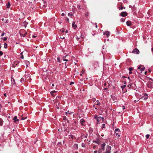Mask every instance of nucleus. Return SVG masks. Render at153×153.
I'll return each instance as SVG.
<instances>
[{"mask_svg":"<svg viewBox=\"0 0 153 153\" xmlns=\"http://www.w3.org/2000/svg\"><path fill=\"white\" fill-rule=\"evenodd\" d=\"M115 131L116 133V137L117 138L119 137L120 136V134L119 133L120 131L119 129L118 128L116 129L115 130Z\"/></svg>","mask_w":153,"mask_h":153,"instance_id":"f257e3e1","label":"nucleus"},{"mask_svg":"<svg viewBox=\"0 0 153 153\" xmlns=\"http://www.w3.org/2000/svg\"><path fill=\"white\" fill-rule=\"evenodd\" d=\"M132 52L134 54H138L140 52L137 49L135 48L133 50Z\"/></svg>","mask_w":153,"mask_h":153,"instance_id":"f03ea898","label":"nucleus"},{"mask_svg":"<svg viewBox=\"0 0 153 153\" xmlns=\"http://www.w3.org/2000/svg\"><path fill=\"white\" fill-rule=\"evenodd\" d=\"M138 69H140L141 71V73H142L143 71L144 70L145 68L143 66L141 65L138 67Z\"/></svg>","mask_w":153,"mask_h":153,"instance_id":"7ed1b4c3","label":"nucleus"},{"mask_svg":"<svg viewBox=\"0 0 153 153\" xmlns=\"http://www.w3.org/2000/svg\"><path fill=\"white\" fill-rule=\"evenodd\" d=\"M111 147L110 146H108L107 148L106 153H109L110 152Z\"/></svg>","mask_w":153,"mask_h":153,"instance_id":"20e7f679","label":"nucleus"},{"mask_svg":"<svg viewBox=\"0 0 153 153\" xmlns=\"http://www.w3.org/2000/svg\"><path fill=\"white\" fill-rule=\"evenodd\" d=\"M148 95L147 94H144V96L141 98V99H142L143 98L144 100H146L148 98Z\"/></svg>","mask_w":153,"mask_h":153,"instance_id":"39448f33","label":"nucleus"},{"mask_svg":"<svg viewBox=\"0 0 153 153\" xmlns=\"http://www.w3.org/2000/svg\"><path fill=\"white\" fill-rule=\"evenodd\" d=\"M104 120V118L103 117H100V116L98 117L97 119V121L98 122H99L100 121H102V122L103 121V120Z\"/></svg>","mask_w":153,"mask_h":153,"instance_id":"423d86ee","label":"nucleus"},{"mask_svg":"<svg viewBox=\"0 0 153 153\" xmlns=\"http://www.w3.org/2000/svg\"><path fill=\"white\" fill-rule=\"evenodd\" d=\"M80 122L82 126H85V125L84 124V123L85 122V120L83 119H82L80 120Z\"/></svg>","mask_w":153,"mask_h":153,"instance_id":"0eeeda50","label":"nucleus"},{"mask_svg":"<svg viewBox=\"0 0 153 153\" xmlns=\"http://www.w3.org/2000/svg\"><path fill=\"white\" fill-rule=\"evenodd\" d=\"M127 15V13L126 12H123L121 13V16L123 17L126 16Z\"/></svg>","mask_w":153,"mask_h":153,"instance_id":"6e6552de","label":"nucleus"},{"mask_svg":"<svg viewBox=\"0 0 153 153\" xmlns=\"http://www.w3.org/2000/svg\"><path fill=\"white\" fill-rule=\"evenodd\" d=\"M72 113L73 112H70V111L69 110H68L67 112H65V114L68 116H69V115Z\"/></svg>","mask_w":153,"mask_h":153,"instance_id":"1a4fd4ad","label":"nucleus"},{"mask_svg":"<svg viewBox=\"0 0 153 153\" xmlns=\"http://www.w3.org/2000/svg\"><path fill=\"white\" fill-rule=\"evenodd\" d=\"M27 34V32L25 30L24 31L23 33H20V34L23 37H24L26 35V34Z\"/></svg>","mask_w":153,"mask_h":153,"instance_id":"9d476101","label":"nucleus"},{"mask_svg":"<svg viewBox=\"0 0 153 153\" xmlns=\"http://www.w3.org/2000/svg\"><path fill=\"white\" fill-rule=\"evenodd\" d=\"M126 24L128 26H131V22L130 21H128L126 22Z\"/></svg>","mask_w":153,"mask_h":153,"instance_id":"9b49d317","label":"nucleus"},{"mask_svg":"<svg viewBox=\"0 0 153 153\" xmlns=\"http://www.w3.org/2000/svg\"><path fill=\"white\" fill-rule=\"evenodd\" d=\"M75 22L74 21L72 23V26L74 27V28L75 29L77 27V25H75Z\"/></svg>","mask_w":153,"mask_h":153,"instance_id":"f8f14e48","label":"nucleus"},{"mask_svg":"<svg viewBox=\"0 0 153 153\" xmlns=\"http://www.w3.org/2000/svg\"><path fill=\"white\" fill-rule=\"evenodd\" d=\"M13 120H14V122H15L16 121H18L19 120V119L17 118L16 116H15L14 117Z\"/></svg>","mask_w":153,"mask_h":153,"instance_id":"ddd939ff","label":"nucleus"},{"mask_svg":"<svg viewBox=\"0 0 153 153\" xmlns=\"http://www.w3.org/2000/svg\"><path fill=\"white\" fill-rule=\"evenodd\" d=\"M105 146V143H103L101 145V148L103 150H104V147Z\"/></svg>","mask_w":153,"mask_h":153,"instance_id":"4468645a","label":"nucleus"},{"mask_svg":"<svg viewBox=\"0 0 153 153\" xmlns=\"http://www.w3.org/2000/svg\"><path fill=\"white\" fill-rule=\"evenodd\" d=\"M28 23L26 22V21H25L23 23V25L25 27H26L27 26V25Z\"/></svg>","mask_w":153,"mask_h":153,"instance_id":"2eb2a0df","label":"nucleus"},{"mask_svg":"<svg viewBox=\"0 0 153 153\" xmlns=\"http://www.w3.org/2000/svg\"><path fill=\"white\" fill-rule=\"evenodd\" d=\"M110 32L109 31H106V35L107 37H108L110 35Z\"/></svg>","mask_w":153,"mask_h":153,"instance_id":"dca6fc26","label":"nucleus"},{"mask_svg":"<svg viewBox=\"0 0 153 153\" xmlns=\"http://www.w3.org/2000/svg\"><path fill=\"white\" fill-rule=\"evenodd\" d=\"M6 6H7V8H10V2H9L8 4H6Z\"/></svg>","mask_w":153,"mask_h":153,"instance_id":"f3484780","label":"nucleus"},{"mask_svg":"<svg viewBox=\"0 0 153 153\" xmlns=\"http://www.w3.org/2000/svg\"><path fill=\"white\" fill-rule=\"evenodd\" d=\"M56 92V91H53L51 92L50 93L54 97L55 96V95L54 94H53V93H54Z\"/></svg>","mask_w":153,"mask_h":153,"instance_id":"a211bd4d","label":"nucleus"},{"mask_svg":"<svg viewBox=\"0 0 153 153\" xmlns=\"http://www.w3.org/2000/svg\"><path fill=\"white\" fill-rule=\"evenodd\" d=\"M3 121L2 119L0 118V126L2 125Z\"/></svg>","mask_w":153,"mask_h":153,"instance_id":"6ab92c4d","label":"nucleus"},{"mask_svg":"<svg viewBox=\"0 0 153 153\" xmlns=\"http://www.w3.org/2000/svg\"><path fill=\"white\" fill-rule=\"evenodd\" d=\"M57 61H58V62H59L60 63H61V61H60V58L59 56L57 57Z\"/></svg>","mask_w":153,"mask_h":153,"instance_id":"aec40b11","label":"nucleus"},{"mask_svg":"<svg viewBox=\"0 0 153 153\" xmlns=\"http://www.w3.org/2000/svg\"><path fill=\"white\" fill-rule=\"evenodd\" d=\"M7 43H5L4 44V48H7Z\"/></svg>","mask_w":153,"mask_h":153,"instance_id":"412c9836","label":"nucleus"},{"mask_svg":"<svg viewBox=\"0 0 153 153\" xmlns=\"http://www.w3.org/2000/svg\"><path fill=\"white\" fill-rule=\"evenodd\" d=\"M68 15L69 16H70L71 17L72 16H73V14H72V13H69L68 14Z\"/></svg>","mask_w":153,"mask_h":153,"instance_id":"4be33fe9","label":"nucleus"},{"mask_svg":"<svg viewBox=\"0 0 153 153\" xmlns=\"http://www.w3.org/2000/svg\"><path fill=\"white\" fill-rule=\"evenodd\" d=\"M85 16L86 17L89 16V13L88 12L85 13Z\"/></svg>","mask_w":153,"mask_h":153,"instance_id":"5701e85b","label":"nucleus"},{"mask_svg":"<svg viewBox=\"0 0 153 153\" xmlns=\"http://www.w3.org/2000/svg\"><path fill=\"white\" fill-rule=\"evenodd\" d=\"M107 67H106V68H107V69H108V70H109V68H110V67H109V66H110V67H111V66H110V65H108V64H107Z\"/></svg>","mask_w":153,"mask_h":153,"instance_id":"b1692460","label":"nucleus"},{"mask_svg":"<svg viewBox=\"0 0 153 153\" xmlns=\"http://www.w3.org/2000/svg\"><path fill=\"white\" fill-rule=\"evenodd\" d=\"M150 136L149 134H147L146 136V139H147L148 138H149V137Z\"/></svg>","mask_w":153,"mask_h":153,"instance_id":"393cba45","label":"nucleus"},{"mask_svg":"<svg viewBox=\"0 0 153 153\" xmlns=\"http://www.w3.org/2000/svg\"><path fill=\"white\" fill-rule=\"evenodd\" d=\"M20 81L21 82H22L24 81V79L23 78H22L20 80Z\"/></svg>","mask_w":153,"mask_h":153,"instance_id":"a878e982","label":"nucleus"},{"mask_svg":"<svg viewBox=\"0 0 153 153\" xmlns=\"http://www.w3.org/2000/svg\"><path fill=\"white\" fill-rule=\"evenodd\" d=\"M128 69L130 71H132L134 69V68H133L131 67L129 68Z\"/></svg>","mask_w":153,"mask_h":153,"instance_id":"bb28decb","label":"nucleus"},{"mask_svg":"<svg viewBox=\"0 0 153 153\" xmlns=\"http://www.w3.org/2000/svg\"><path fill=\"white\" fill-rule=\"evenodd\" d=\"M26 118H27V117H22V118H21V120H24Z\"/></svg>","mask_w":153,"mask_h":153,"instance_id":"cd10ccee","label":"nucleus"},{"mask_svg":"<svg viewBox=\"0 0 153 153\" xmlns=\"http://www.w3.org/2000/svg\"><path fill=\"white\" fill-rule=\"evenodd\" d=\"M120 20H121V21L122 22H124L125 21V19H123V18H122L121 19H120Z\"/></svg>","mask_w":153,"mask_h":153,"instance_id":"c85d7f7f","label":"nucleus"},{"mask_svg":"<svg viewBox=\"0 0 153 153\" xmlns=\"http://www.w3.org/2000/svg\"><path fill=\"white\" fill-rule=\"evenodd\" d=\"M63 120H66L67 119L66 117L65 116L63 117Z\"/></svg>","mask_w":153,"mask_h":153,"instance_id":"c756f323","label":"nucleus"},{"mask_svg":"<svg viewBox=\"0 0 153 153\" xmlns=\"http://www.w3.org/2000/svg\"><path fill=\"white\" fill-rule=\"evenodd\" d=\"M19 61H17L15 62V64H16V65H17V64H19Z\"/></svg>","mask_w":153,"mask_h":153,"instance_id":"7c9ffc66","label":"nucleus"},{"mask_svg":"<svg viewBox=\"0 0 153 153\" xmlns=\"http://www.w3.org/2000/svg\"><path fill=\"white\" fill-rule=\"evenodd\" d=\"M7 38L6 37H4V38H3V40L4 41H6V40H7Z\"/></svg>","mask_w":153,"mask_h":153,"instance_id":"2f4dec72","label":"nucleus"},{"mask_svg":"<svg viewBox=\"0 0 153 153\" xmlns=\"http://www.w3.org/2000/svg\"><path fill=\"white\" fill-rule=\"evenodd\" d=\"M80 36L79 37L78 36H77L76 38L77 41H78L79 40V39H80Z\"/></svg>","mask_w":153,"mask_h":153,"instance_id":"473e14b6","label":"nucleus"},{"mask_svg":"<svg viewBox=\"0 0 153 153\" xmlns=\"http://www.w3.org/2000/svg\"><path fill=\"white\" fill-rule=\"evenodd\" d=\"M4 34H5V33H4V32H3V33L1 34V36H4Z\"/></svg>","mask_w":153,"mask_h":153,"instance_id":"72a5a7b5","label":"nucleus"},{"mask_svg":"<svg viewBox=\"0 0 153 153\" xmlns=\"http://www.w3.org/2000/svg\"><path fill=\"white\" fill-rule=\"evenodd\" d=\"M126 85H123V86H121V88H125V87H126Z\"/></svg>","mask_w":153,"mask_h":153,"instance_id":"f704fd0d","label":"nucleus"},{"mask_svg":"<svg viewBox=\"0 0 153 153\" xmlns=\"http://www.w3.org/2000/svg\"><path fill=\"white\" fill-rule=\"evenodd\" d=\"M3 54V53L2 51H0V56H1Z\"/></svg>","mask_w":153,"mask_h":153,"instance_id":"c9c22d12","label":"nucleus"},{"mask_svg":"<svg viewBox=\"0 0 153 153\" xmlns=\"http://www.w3.org/2000/svg\"><path fill=\"white\" fill-rule=\"evenodd\" d=\"M77 7L79 9H81V8H80V5H78L77 6Z\"/></svg>","mask_w":153,"mask_h":153,"instance_id":"e433bc0d","label":"nucleus"},{"mask_svg":"<svg viewBox=\"0 0 153 153\" xmlns=\"http://www.w3.org/2000/svg\"><path fill=\"white\" fill-rule=\"evenodd\" d=\"M105 124H102V128H105Z\"/></svg>","mask_w":153,"mask_h":153,"instance_id":"4c0bfd02","label":"nucleus"},{"mask_svg":"<svg viewBox=\"0 0 153 153\" xmlns=\"http://www.w3.org/2000/svg\"><path fill=\"white\" fill-rule=\"evenodd\" d=\"M74 83V82H71L70 83V85H72Z\"/></svg>","mask_w":153,"mask_h":153,"instance_id":"58836bf2","label":"nucleus"},{"mask_svg":"<svg viewBox=\"0 0 153 153\" xmlns=\"http://www.w3.org/2000/svg\"><path fill=\"white\" fill-rule=\"evenodd\" d=\"M96 102L97 103L96 104L97 105H99L100 104V103L97 100V101Z\"/></svg>","mask_w":153,"mask_h":153,"instance_id":"ea45409f","label":"nucleus"},{"mask_svg":"<svg viewBox=\"0 0 153 153\" xmlns=\"http://www.w3.org/2000/svg\"><path fill=\"white\" fill-rule=\"evenodd\" d=\"M95 25L96 27L97 28V23H95Z\"/></svg>","mask_w":153,"mask_h":153,"instance_id":"a19ab883","label":"nucleus"},{"mask_svg":"<svg viewBox=\"0 0 153 153\" xmlns=\"http://www.w3.org/2000/svg\"><path fill=\"white\" fill-rule=\"evenodd\" d=\"M148 87H149V88H151L152 86L151 85H149V84H148Z\"/></svg>","mask_w":153,"mask_h":153,"instance_id":"79ce46f5","label":"nucleus"},{"mask_svg":"<svg viewBox=\"0 0 153 153\" xmlns=\"http://www.w3.org/2000/svg\"><path fill=\"white\" fill-rule=\"evenodd\" d=\"M71 138H72V139H73L74 137H73V135H71Z\"/></svg>","mask_w":153,"mask_h":153,"instance_id":"37998d69","label":"nucleus"},{"mask_svg":"<svg viewBox=\"0 0 153 153\" xmlns=\"http://www.w3.org/2000/svg\"><path fill=\"white\" fill-rule=\"evenodd\" d=\"M62 16H65V14L64 13H62L61 14Z\"/></svg>","mask_w":153,"mask_h":153,"instance_id":"c03bdc74","label":"nucleus"},{"mask_svg":"<svg viewBox=\"0 0 153 153\" xmlns=\"http://www.w3.org/2000/svg\"><path fill=\"white\" fill-rule=\"evenodd\" d=\"M20 57L21 58H22V59H24V56L23 55H22Z\"/></svg>","mask_w":153,"mask_h":153,"instance_id":"a18cd8bd","label":"nucleus"},{"mask_svg":"<svg viewBox=\"0 0 153 153\" xmlns=\"http://www.w3.org/2000/svg\"><path fill=\"white\" fill-rule=\"evenodd\" d=\"M122 108H123V110L125 108V106H123L122 107Z\"/></svg>","mask_w":153,"mask_h":153,"instance_id":"49530a36","label":"nucleus"},{"mask_svg":"<svg viewBox=\"0 0 153 153\" xmlns=\"http://www.w3.org/2000/svg\"><path fill=\"white\" fill-rule=\"evenodd\" d=\"M66 63H67L66 62L65 63V68H67V66H66Z\"/></svg>","mask_w":153,"mask_h":153,"instance_id":"de8ad7c7","label":"nucleus"},{"mask_svg":"<svg viewBox=\"0 0 153 153\" xmlns=\"http://www.w3.org/2000/svg\"><path fill=\"white\" fill-rule=\"evenodd\" d=\"M129 74H132V72L131 71H130V72L129 73Z\"/></svg>","mask_w":153,"mask_h":153,"instance_id":"09e8293b","label":"nucleus"},{"mask_svg":"<svg viewBox=\"0 0 153 153\" xmlns=\"http://www.w3.org/2000/svg\"><path fill=\"white\" fill-rule=\"evenodd\" d=\"M67 21L68 22L69 21V19L67 18Z\"/></svg>","mask_w":153,"mask_h":153,"instance_id":"8fccbe9b","label":"nucleus"},{"mask_svg":"<svg viewBox=\"0 0 153 153\" xmlns=\"http://www.w3.org/2000/svg\"><path fill=\"white\" fill-rule=\"evenodd\" d=\"M97 151H95L94 152V153H97Z\"/></svg>","mask_w":153,"mask_h":153,"instance_id":"3c124183","label":"nucleus"},{"mask_svg":"<svg viewBox=\"0 0 153 153\" xmlns=\"http://www.w3.org/2000/svg\"><path fill=\"white\" fill-rule=\"evenodd\" d=\"M4 95L5 96V97H6V93H4Z\"/></svg>","mask_w":153,"mask_h":153,"instance_id":"603ef678","label":"nucleus"},{"mask_svg":"<svg viewBox=\"0 0 153 153\" xmlns=\"http://www.w3.org/2000/svg\"><path fill=\"white\" fill-rule=\"evenodd\" d=\"M147 71H145V75H146L147 74Z\"/></svg>","mask_w":153,"mask_h":153,"instance_id":"864d4df0","label":"nucleus"},{"mask_svg":"<svg viewBox=\"0 0 153 153\" xmlns=\"http://www.w3.org/2000/svg\"><path fill=\"white\" fill-rule=\"evenodd\" d=\"M36 36H35V35H33V38H35L36 37Z\"/></svg>","mask_w":153,"mask_h":153,"instance_id":"5fc2aeb1","label":"nucleus"},{"mask_svg":"<svg viewBox=\"0 0 153 153\" xmlns=\"http://www.w3.org/2000/svg\"><path fill=\"white\" fill-rule=\"evenodd\" d=\"M64 60L66 61H68V60L67 59H64Z\"/></svg>","mask_w":153,"mask_h":153,"instance_id":"6e6d98bb","label":"nucleus"},{"mask_svg":"<svg viewBox=\"0 0 153 153\" xmlns=\"http://www.w3.org/2000/svg\"><path fill=\"white\" fill-rule=\"evenodd\" d=\"M62 32V33H63L64 32V30L63 29L62 31H61Z\"/></svg>","mask_w":153,"mask_h":153,"instance_id":"4d7b16f0","label":"nucleus"},{"mask_svg":"<svg viewBox=\"0 0 153 153\" xmlns=\"http://www.w3.org/2000/svg\"><path fill=\"white\" fill-rule=\"evenodd\" d=\"M68 31L67 30H66V31H65V33H68Z\"/></svg>","mask_w":153,"mask_h":153,"instance_id":"13d9d810","label":"nucleus"},{"mask_svg":"<svg viewBox=\"0 0 153 153\" xmlns=\"http://www.w3.org/2000/svg\"><path fill=\"white\" fill-rule=\"evenodd\" d=\"M123 8V7H121L120 8V9L121 10H122Z\"/></svg>","mask_w":153,"mask_h":153,"instance_id":"bf43d9fd","label":"nucleus"},{"mask_svg":"<svg viewBox=\"0 0 153 153\" xmlns=\"http://www.w3.org/2000/svg\"><path fill=\"white\" fill-rule=\"evenodd\" d=\"M61 39H65V37H63L61 38Z\"/></svg>","mask_w":153,"mask_h":153,"instance_id":"052dcab7","label":"nucleus"},{"mask_svg":"<svg viewBox=\"0 0 153 153\" xmlns=\"http://www.w3.org/2000/svg\"><path fill=\"white\" fill-rule=\"evenodd\" d=\"M134 102L135 103H136L137 102V101L136 100H134Z\"/></svg>","mask_w":153,"mask_h":153,"instance_id":"680f3d73","label":"nucleus"},{"mask_svg":"<svg viewBox=\"0 0 153 153\" xmlns=\"http://www.w3.org/2000/svg\"><path fill=\"white\" fill-rule=\"evenodd\" d=\"M122 78H126V77H125L124 76H122Z\"/></svg>","mask_w":153,"mask_h":153,"instance_id":"e2e57ef3","label":"nucleus"},{"mask_svg":"<svg viewBox=\"0 0 153 153\" xmlns=\"http://www.w3.org/2000/svg\"><path fill=\"white\" fill-rule=\"evenodd\" d=\"M103 85L104 86H105V82L104 83Z\"/></svg>","mask_w":153,"mask_h":153,"instance_id":"0e129e2a","label":"nucleus"},{"mask_svg":"<svg viewBox=\"0 0 153 153\" xmlns=\"http://www.w3.org/2000/svg\"><path fill=\"white\" fill-rule=\"evenodd\" d=\"M126 81H124V84H126Z\"/></svg>","mask_w":153,"mask_h":153,"instance_id":"69168bd1","label":"nucleus"},{"mask_svg":"<svg viewBox=\"0 0 153 153\" xmlns=\"http://www.w3.org/2000/svg\"><path fill=\"white\" fill-rule=\"evenodd\" d=\"M104 35H105V32H103V34Z\"/></svg>","mask_w":153,"mask_h":153,"instance_id":"338daca9","label":"nucleus"},{"mask_svg":"<svg viewBox=\"0 0 153 153\" xmlns=\"http://www.w3.org/2000/svg\"><path fill=\"white\" fill-rule=\"evenodd\" d=\"M152 51H153V48H152Z\"/></svg>","mask_w":153,"mask_h":153,"instance_id":"774afa93","label":"nucleus"}]
</instances>
